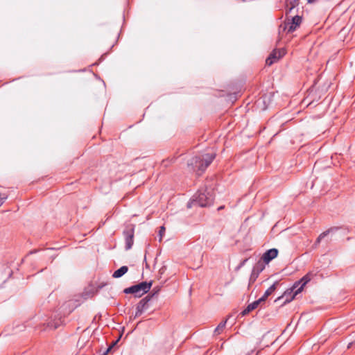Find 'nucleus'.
Instances as JSON below:
<instances>
[{
	"instance_id": "obj_7",
	"label": "nucleus",
	"mask_w": 355,
	"mask_h": 355,
	"mask_svg": "<svg viewBox=\"0 0 355 355\" xmlns=\"http://www.w3.org/2000/svg\"><path fill=\"white\" fill-rule=\"evenodd\" d=\"M154 295L155 294L148 295L140 300V302L138 303L137 306V311L135 313L136 316L140 315L144 311H146L148 309V304Z\"/></svg>"
},
{
	"instance_id": "obj_23",
	"label": "nucleus",
	"mask_w": 355,
	"mask_h": 355,
	"mask_svg": "<svg viewBox=\"0 0 355 355\" xmlns=\"http://www.w3.org/2000/svg\"><path fill=\"white\" fill-rule=\"evenodd\" d=\"M257 277V276H256V274L252 276L251 275L250 280H252V279L254 280Z\"/></svg>"
},
{
	"instance_id": "obj_5",
	"label": "nucleus",
	"mask_w": 355,
	"mask_h": 355,
	"mask_svg": "<svg viewBox=\"0 0 355 355\" xmlns=\"http://www.w3.org/2000/svg\"><path fill=\"white\" fill-rule=\"evenodd\" d=\"M123 235L125 243V249L129 250L134 243L135 225L132 224L127 225L123 231Z\"/></svg>"
},
{
	"instance_id": "obj_15",
	"label": "nucleus",
	"mask_w": 355,
	"mask_h": 355,
	"mask_svg": "<svg viewBox=\"0 0 355 355\" xmlns=\"http://www.w3.org/2000/svg\"><path fill=\"white\" fill-rule=\"evenodd\" d=\"M59 325H60L59 322H49L47 324V328L45 330L54 331L58 327Z\"/></svg>"
},
{
	"instance_id": "obj_25",
	"label": "nucleus",
	"mask_w": 355,
	"mask_h": 355,
	"mask_svg": "<svg viewBox=\"0 0 355 355\" xmlns=\"http://www.w3.org/2000/svg\"><path fill=\"white\" fill-rule=\"evenodd\" d=\"M222 209H223V207H220L218 208V210Z\"/></svg>"
},
{
	"instance_id": "obj_10",
	"label": "nucleus",
	"mask_w": 355,
	"mask_h": 355,
	"mask_svg": "<svg viewBox=\"0 0 355 355\" xmlns=\"http://www.w3.org/2000/svg\"><path fill=\"white\" fill-rule=\"evenodd\" d=\"M261 302H262V301L260 299H259L258 300H256L252 303L248 304L246 309H245L243 311L242 315H245L249 313L250 311H253L254 309H257Z\"/></svg>"
},
{
	"instance_id": "obj_17",
	"label": "nucleus",
	"mask_w": 355,
	"mask_h": 355,
	"mask_svg": "<svg viewBox=\"0 0 355 355\" xmlns=\"http://www.w3.org/2000/svg\"><path fill=\"white\" fill-rule=\"evenodd\" d=\"M290 22L298 27L302 22V17L298 15H295L292 18V20Z\"/></svg>"
},
{
	"instance_id": "obj_8",
	"label": "nucleus",
	"mask_w": 355,
	"mask_h": 355,
	"mask_svg": "<svg viewBox=\"0 0 355 355\" xmlns=\"http://www.w3.org/2000/svg\"><path fill=\"white\" fill-rule=\"evenodd\" d=\"M278 250L276 248H272L267 250L262 255L261 259L265 263H268L273 259L277 257Z\"/></svg>"
},
{
	"instance_id": "obj_20",
	"label": "nucleus",
	"mask_w": 355,
	"mask_h": 355,
	"mask_svg": "<svg viewBox=\"0 0 355 355\" xmlns=\"http://www.w3.org/2000/svg\"><path fill=\"white\" fill-rule=\"evenodd\" d=\"M122 335H123V334H120L119 338L116 340H115L114 342H113V343H112V345H110V346L107 349L106 352H105L103 353V355H107V353L110 351L111 348H112V347H113V346H114V345H115V344H116V343L119 340V339L121 338Z\"/></svg>"
},
{
	"instance_id": "obj_21",
	"label": "nucleus",
	"mask_w": 355,
	"mask_h": 355,
	"mask_svg": "<svg viewBox=\"0 0 355 355\" xmlns=\"http://www.w3.org/2000/svg\"><path fill=\"white\" fill-rule=\"evenodd\" d=\"M164 232H165V227L164 226H161L160 230L159 231V234L160 236V239H159L160 241L162 240V236L164 234Z\"/></svg>"
},
{
	"instance_id": "obj_13",
	"label": "nucleus",
	"mask_w": 355,
	"mask_h": 355,
	"mask_svg": "<svg viewBox=\"0 0 355 355\" xmlns=\"http://www.w3.org/2000/svg\"><path fill=\"white\" fill-rule=\"evenodd\" d=\"M264 269V266L262 262L259 261L252 269V276L256 274L258 276L259 274Z\"/></svg>"
},
{
	"instance_id": "obj_18",
	"label": "nucleus",
	"mask_w": 355,
	"mask_h": 355,
	"mask_svg": "<svg viewBox=\"0 0 355 355\" xmlns=\"http://www.w3.org/2000/svg\"><path fill=\"white\" fill-rule=\"evenodd\" d=\"M299 0H291L289 3L287 5L288 6L290 5V8L287 10V12H291V10L298 4Z\"/></svg>"
},
{
	"instance_id": "obj_12",
	"label": "nucleus",
	"mask_w": 355,
	"mask_h": 355,
	"mask_svg": "<svg viewBox=\"0 0 355 355\" xmlns=\"http://www.w3.org/2000/svg\"><path fill=\"white\" fill-rule=\"evenodd\" d=\"M277 282L274 283L272 286H270L265 292L263 295L259 298L262 302H265L267 297L270 295L276 289V285L277 284Z\"/></svg>"
},
{
	"instance_id": "obj_16",
	"label": "nucleus",
	"mask_w": 355,
	"mask_h": 355,
	"mask_svg": "<svg viewBox=\"0 0 355 355\" xmlns=\"http://www.w3.org/2000/svg\"><path fill=\"white\" fill-rule=\"evenodd\" d=\"M227 323V320L222 321L219 323V324L214 329V333H216L217 331H223L225 330V325Z\"/></svg>"
},
{
	"instance_id": "obj_19",
	"label": "nucleus",
	"mask_w": 355,
	"mask_h": 355,
	"mask_svg": "<svg viewBox=\"0 0 355 355\" xmlns=\"http://www.w3.org/2000/svg\"><path fill=\"white\" fill-rule=\"evenodd\" d=\"M13 331H25V327L23 324H17L15 327L12 329Z\"/></svg>"
},
{
	"instance_id": "obj_3",
	"label": "nucleus",
	"mask_w": 355,
	"mask_h": 355,
	"mask_svg": "<svg viewBox=\"0 0 355 355\" xmlns=\"http://www.w3.org/2000/svg\"><path fill=\"white\" fill-rule=\"evenodd\" d=\"M152 282H142L138 284L126 288L123 292L126 294H134L135 297H141L144 294L148 293L150 289Z\"/></svg>"
},
{
	"instance_id": "obj_1",
	"label": "nucleus",
	"mask_w": 355,
	"mask_h": 355,
	"mask_svg": "<svg viewBox=\"0 0 355 355\" xmlns=\"http://www.w3.org/2000/svg\"><path fill=\"white\" fill-rule=\"evenodd\" d=\"M316 272L310 271L305 275L300 280L296 282L293 286L284 292V296L286 297V301L291 302L295 297L300 293L304 287L316 276Z\"/></svg>"
},
{
	"instance_id": "obj_4",
	"label": "nucleus",
	"mask_w": 355,
	"mask_h": 355,
	"mask_svg": "<svg viewBox=\"0 0 355 355\" xmlns=\"http://www.w3.org/2000/svg\"><path fill=\"white\" fill-rule=\"evenodd\" d=\"M215 158V154H206L202 157H196L193 159L191 164L198 165V169L204 171Z\"/></svg>"
},
{
	"instance_id": "obj_2",
	"label": "nucleus",
	"mask_w": 355,
	"mask_h": 355,
	"mask_svg": "<svg viewBox=\"0 0 355 355\" xmlns=\"http://www.w3.org/2000/svg\"><path fill=\"white\" fill-rule=\"evenodd\" d=\"M214 199V189L211 187L202 188L194 196L193 202L200 207H207L212 205Z\"/></svg>"
},
{
	"instance_id": "obj_9",
	"label": "nucleus",
	"mask_w": 355,
	"mask_h": 355,
	"mask_svg": "<svg viewBox=\"0 0 355 355\" xmlns=\"http://www.w3.org/2000/svg\"><path fill=\"white\" fill-rule=\"evenodd\" d=\"M338 229V227H331L329 230L321 233L317 238L314 245L316 247L320 243L322 239H323L325 236H327L329 233L334 232L337 231Z\"/></svg>"
},
{
	"instance_id": "obj_22",
	"label": "nucleus",
	"mask_w": 355,
	"mask_h": 355,
	"mask_svg": "<svg viewBox=\"0 0 355 355\" xmlns=\"http://www.w3.org/2000/svg\"><path fill=\"white\" fill-rule=\"evenodd\" d=\"M316 1H317V0H307V2H308L309 3H315Z\"/></svg>"
},
{
	"instance_id": "obj_14",
	"label": "nucleus",
	"mask_w": 355,
	"mask_h": 355,
	"mask_svg": "<svg viewBox=\"0 0 355 355\" xmlns=\"http://www.w3.org/2000/svg\"><path fill=\"white\" fill-rule=\"evenodd\" d=\"M284 31L287 30L288 33H292L297 28L295 25L292 24L290 21L286 22L284 26H280Z\"/></svg>"
},
{
	"instance_id": "obj_6",
	"label": "nucleus",
	"mask_w": 355,
	"mask_h": 355,
	"mask_svg": "<svg viewBox=\"0 0 355 355\" xmlns=\"http://www.w3.org/2000/svg\"><path fill=\"white\" fill-rule=\"evenodd\" d=\"M285 54V50L284 49L274 50L266 59V63L267 65L270 66L273 63L278 61Z\"/></svg>"
},
{
	"instance_id": "obj_26",
	"label": "nucleus",
	"mask_w": 355,
	"mask_h": 355,
	"mask_svg": "<svg viewBox=\"0 0 355 355\" xmlns=\"http://www.w3.org/2000/svg\"><path fill=\"white\" fill-rule=\"evenodd\" d=\"M247 261V259H245L243 261V264L245 263V262Z\"/></svg>"
},
{
	"instance_id": "obj_11",
	"label": "nucleus",
	"mask_w": 355,
	"mask_h": 355,
	"mask_svg": "<svg viewBox=\"0 0 355 355\" xmlns=\"http://www.w3.org/2000/svg\"><path fill=\"white\" fill-rule=\"evenodd\" d=\"M128 270V268L126 266H121L120 268L116 270L112 274V277L114 278H119L121 277L123 275H125Z\"/></svg>"
},
{
	"instance_id": "obj_24",
	"label": "nucleus",
	"mask_w": 355,
	"mask_h": 355,
	"mask_svg": "<svg viewBox=\"0 0 355 355\" xmlns=\"http://www.w3.org/2000/svg\"><path fill=\"white\" fill-rule=\"evenodd\" d=\"M352 344H353L352 343H349V345H348V346H347V348H348V349H349V348H350V347H351V346L352 345Z\"/></svg>"
}]
</instances>
